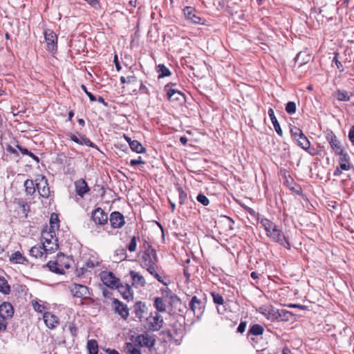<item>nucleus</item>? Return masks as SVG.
<instances>
[{
  "mask_svg": "<svg viewBox=\"0 0 354 354\" xmlns=\"http://www.w3.org/2000/svg\"><path fill=\"white\" fill-rule=\"evenodd\" d=\"M258 221L266 231V236L272 241L279 243L286 249H290L289 241L287 240L283 231L277 224L264 217L259 218Z\"/></svg>",
  "mask_w": 354,
  "mask_h": 354,
  "instance_id": "f257e3e1",
  "label": "nucleus"
},
{
  "mask_svg": "<svg viewBox=\"0 0 354 354\" xmlns=\"http://www.w3.org/2000/svg\"><path fill=\"white\" fill-rule=\"evenodd\" d=\"M155 344V339L147 333L138 335L134 342H126L124 350L127 354H142L140 347L151 348Z\"/></svg>",
  "mask_w": 354,
  "mask_h": 354,
  "instance_id": "f03ea898",
  "label": "nucleus"
},
{
  "mask_svg": "<svg viewBox=\"0 0 354 354\" xmlns=\"http://www.w3.org/2000/svg\"><path fill=\"white\" fill-rule=\"evenodd\" d=\"M140 257L141 266L152 275H155V250L145 241L142 247Z\"/></svg>",
  "mask_w": 354,
  "mask_h": 354,
  "instance_id": "7ed1b4c3",
  "label": "nucleus"
},
{
  "mask_svg": "<svg viewBox=\"0 0 354 354\" xmlns=\"http://www.w3.org/2000/svg\"><path fill=\"white\" fill-rule=\"evenodd\" d=\"M56 230H51L44 227L41 231V244L46 250L50 253L54 252L59 248L58 239L55 234Z\"/></svg>",
  "mask_w": 354,
  "mask_h": 354,
  "instance_id": "20e7f679",
  "label": "nucleus"
},
{
  "mask_svg": "<svg viewBox=\"0 0 354 354\" xmlns=\"http://www.w3.org/2000/svg\"><path fill=\"white\" fill-rule=\"evenodd\" d=\"M156 281L161 283L163 286L160 288L161 294L164 295L166 302H174L177 297L172 293L169 286L173 284V280L171 277L167 275H162L156 273Z\"/></svg>",
  "mask_w": 354,
  "mask_h": 354,
  "instance_id": "39448f33",
  "label": "nucleus"
},
{
  "mask_svg": "<svg viewBox=\"0 0 354 354\" xmlns=\"http://www.w3.org/2000/svg\"><path fill=\"white\" fill-rule=\"evenodd\" d=\"M120 82L122 88L128 93H136L142 86V82L135 75H129L127 77L122 76Z\"/></svg>",
  "mask_w": 354,
  "mask_h": 354,
  "instance_id": "423d86ee",
  "label": "nucleus"
},
{
  "mask_svg": "<svg viewBox=\"0 0 354 354\" xmlns=\"http://www.w3.org/2000/svg\"><path fill=\"white\" fill-rule=\"evenodd\" d=\"M69 291L73 297L86 300L91 298L92 290L84 285L73 283L69 286Z\"/></svg>",
  "mask_w": 354,
  "mask_h": 354,
  "instance_id": "0eeeda50",
  "label": "nucleus"
},
{
  "mask_svg": "<svg viewBox=\"0 0 354 354\" xmlns=\"http://www.w3.org/2000/svg\"><path fill=\"white\" fill-rule=\"evenodd\" d=\"M175 83L169 82L163 88V91L165 93L166 97L171 102H183L185 100L184 93L178 91L176 88Z\"/></svg>",
  "mask_w": 354,
  "mask_h": 354,
  "instance_id": "6e6552de",
  "label": "nucleus"
},
{
  "mask_svg": "<svg viewBox=\"0 0 354 354\" xmlns=\"http://www.w3.org/2000/svg\"><path fill=\"white\" fill-rule=\"evenodd\" d=\"M292 138L297 142V145L304 150H308L310 146V142L302 131L297 127L290 129Z\"/></svg>",
  "mask_w": 354,
  "mask_h": 354,
  "instance_id": "1a4fd4ad",
  "label": "nucleus"
},
{
  "mask_svg": "<svg viewBox=\"0 0 354 354\" xmlns=\"http://www.w3.org/2000/svg\"><path fill=\"white\" fill-rule=\"evenodd\" d=\"M65 259L64 255L58 256L55 260L50 261L46 264L49 270L56 274H64L65 269L69 268V266L62 262Z\"/></svg>",
  "mask_w": 354,
  "mask_h": 354,
  "instance_id": "9d476101",
  "label": "nucleus"
},
{
  "mask_svg": "<svg viewBox=\"0 0 354 354\" xmlns=\"http://www.w3.org/2000/svg\"><path fill=\"white\" fill-rule=\"evenodd\" d=\"M257 311L263 315L266 319L271 321L279 319L281 316V313H283V310L280 312L272 305H263L260 306Z\"/></svg>",
  "mask_w": 354,
  "mask_h": 354,
  "instance_id": "9b49d317",
  "label": "nucleus"
},
{
  "mask_svg": "<svg viewBox=\"0 0 354 354\" xmlns=\"http://www.w3.org/2000/svg\"><path fill=\"white\" fill-rule=\"evenodd\" d=\"M183 14L186 20L194 24H202L204 25L206 23V20L201 18L197 11L191 6H187L183 9Z\"/></svg>",
  "mask_w": 354,
  "mask_h": 354,
  "instance_id": "f8f14e48",
  "label": "nucleus"
},
{
  "mask_svg": "<svg viewBox=\"0 0 354 354\" xmlns=\"http://www.w3.org/2000/svg\"><path fill=\"white\" fill-rule=\"evenodd\" d=\"M100 277L103 284L111 289L117 287L118 283L120 282L119 278L112 272L109 271H102L100 273Z\"/></svg>",
  "mask_w": 354,
  "mask_h": 354,
  "instance_id": "ddd939ff",
  "label": "nucleus"
},
{
  "mask_svg": "<svg viewBox=\"0 0 354 354\" xmlns=\"http://www.w3.org/2000/svg\"><path fill=\"white\" fill-rule=\"evenodd\" d=\"M37 189L39 195L44 198H49L50 195V190L48 185V180L45 176L41 175L36 178Z\"/></svg>",
  "mask_w": 354,
  "mask_h": 354,
  "instance_id": "4468645a",
  "label": "nucleus"
},
{
  "mask_svg": "<svg viewBox=\"0 0 354 354\" xmlns=\"http://www.w3.org/2000/svg\"><path fill=\"white\" fill-rule=\"evenodd\" d=\"M189 308L198 319L203 314L205 306L201 299L193 296L189 303Z\"/></svg>",
  "mask_w": 354,
  "mask_h": 354,
  "instance_id": "2eb2a0df",
  "label": "nucleus"
},
{
  "mask_svg": "<svg viewBox=\"0 0 354 354\" xmlns=\"http://www.w3.org/2000/svg\"><path fill=\"white\" fill-rule=\"evenodd\" d=\"M45 41L47 46V50L51 53H55L57 49V37L51 30H47L44 32Z\"/></svg>",
  "mask_w": 354,
  "mask_h": 354,
  "instance_id": "dca6fc26",
  "label": "nucleus"
},
{
  "mask_svg": "<svg viewBox=\"0 0 354 354\" xmlns=\"http://www.w3.org/2000/svg\"><path fill=\"white\" fill-rule=\"evenodd\" d=\"M326 138L336 155H339L344 152L340 142L332 131L327 132Z\"/></svg>",
  "mask_w": 354,
  "mask_h": 354,
  "instance_id": "f3484780",
  "label": "nucleus"
},
{
  "mask_svg": "<svg viewBox=\"0 0 354 354\" xmlns=\"http://www.w3.org/2000/svg\"><path fill=\"white\" fill-rule=\"evenodd\" d=\"M156 337H158V340L162 344H170L173 342H174L176 344H180L179 340L176 339L173 336L171 331L169 328H165V329L160 331L158 334V336L156 335Z\"/></svg>",
  "mask_w": 354,
  "mask_h": 354,
  "instance_id": "a211bd4d",
  "label": "nucleus"
},
{
  "mask_svg": "<svg viewBox=\"0 0 354 354\" xmlns=\"http://www.w3.org/2000/svg\"><path fill=\"white\" fill-rule=\"evenodd\" d=\"M112 303L115 313H118L124 320H127L129 316L127 306L118 299H113Z\"/></svg>",
  "mask_w": 354,
  "mask_h": 354,
  "instance_id": "6ab92c4d",
  "label": "nucleus"
},
{
  "mask_svg": "<svg viewBox=\"0 0 354 354\" xmlns=\"http://www.w3.org/2000/svg\"><path fill=\"white\" fill-rule=\"evenodd\" d=\"M100 265V261H99L96 258L91 257L88 259L82 268H77L76 273L78 277L84 275L87 271L90 269H93L95 267H97Z\"/></svg>",
  "mask_w": 354,
  "mask_h": 354,
  "instance_id": "aec40b11",
  "label": "nucleus"
},
{
  "mask_svg": "<svg viewBox=\"0 0 354 354\" xmlns=\"http://www.w3.org/2000/svg\"><path fill=\"white\" fill-rule=\"evenodd\" d=\"M50 253L48 251L46 250L45 247L41 244L37 245L32 246L29 250V254L35 259H39L40 260H46L47 258V254Z\"/></svg>",
  "mask_w": 354,
  "mask_h": 354,
  "instance_id": "412c9836",
  "label": "nucleus"
},
{
  "mask_svg": "<svg viewBox=\"0 0 354 354\" xmlns=\"http://www.w3.org/2000/svg\"><path fill=\"white\" fill-rule=\"evenodd\" d=\"M109 221L113 228H121L125 224V219L122 214L115 211L110 214Z\"/></svg>",
  "mask_w": 354,
  "mask_h": 354,
  "instance_id": "4be33fe9",
  "label": "nucleus"
},
{
  "mask_svg": "<svg viewBox=\"0 0 354 354\" xmlns=\"http://www.w3.org/2000/svg\"><path fill=\"white\" fill-rule=\"evenodd\" d=\"M91 216L93 221L97 225H104L107 223L108 215L100 207H97L93 210Z\"/></svg>",
  "mask_w": 354,
  "mask_h": 354,
  "instance_id": "5701e85b",
  "label": "nucleus"
},
{
  "mask_svg": "<svg viewBox=\"0 0 354 354\" xmlns=\"http://www.w3.org/2000/svg\"><path fill=\"white\" fill-rule=\"evenodd\" d=\"M14 313V308L10 303L4 301L0 305V317L6 321L11 319L13 317Z\"/></svg>",
  "mask_w": 354,
  "mask_h": 354,
  "instance_id": "b1692460",
  "label": "nucleus"
},
{
  "mask_svg": "<svg viewBox=\"0 0 354 354\" xmlns=\"http://www.w3.org/2000/svg\"><path fill=\"white\" fill-rule=\"evenodd\" d=\"M43 319L46 326L50 329H54L59 324V318L50 312L44 313Z\"/></svg>",
  "mask_w": 354,
  "mask_h": 354,
  "instance_id": "393cba45",
  "label": "nucleus"
},
{
  "mask_svg": "<svg viewBox=\"0 0 354 354\" xmlns=\"http://www.w3.org/2000/svg\"><path fill=\"white\" fill-rule=\"evenodd\" d=\"M75 192L78 196L83 197L84 194L90 191L85 180L81 178L75 182Z\"/></svg>",
  "mask_w": 354,
  "mask_h": 354,
  "instance_id": "a878e982",
  "label": "nucleus"
},
{
  "mask_svg": "<svg viewBox=\"0 0 354 354\" xmlns=\"http://www.w3.org/2000/svg\"><path fill=\"white\" fill-rule=\"evenodd\" d=\"M10 261L15 264H29V260L19 251L15 252L10 256Z\"/></svg>",
  "mask_w": 354,
  "mask_h": 354,
  "instance_id": "bb28decb",
  "label": "nucleus"
},
{
  "mask_svg": "<svg viewBox=\"0 0 354 354\" xmlns=\"http://www.w3.org/2000/svg\"><path fill=\"white\" fill-rule=\"evenodd\" d=\"M157 80L158 84L161 83V80L165 77H171L172 73L169 68L164 64H158L156 66Z\"/></svg>",
  "mask_w": 354,
  "mask_h": 354,
  "instance_id": "cd10ccee",
  "label": "nucleus"
},
{
  "mask_svg": "<svg viewBox=\"0 0 354 354\" xmlns=\"http://www.w3.org/2000/svg\"><path fill=\"white\" fill-rule=\"evenodd\" d=\"M115 288L118 289V292L121 294L122 297L125 299H132L133 294L131 290V287L128 284L123 285L119 282L118 283L117 287Z\"/></svg>",
  "mask_w": 354,
  "mask_h": 354,
  "instance_id": "c85d7f7f",
  "label": "nucleus"
},
{
  "mask_svg": "<svg viewBox=\"0 0 354 354\" xmlns=\"http://www.w3.org/2000/svg\"><path fill=\"white\" fill-rule=\"evenodd\" d=\"M134 307L136 316L139 318L140 322H143V319L147 315L145 304L140 301L137 302Z\"/></svg>",
  "mask_w": 354,
  "mask_h": 354,
  "instance_id": "c756f323",
  "label": "nucleus"
},
{
  "mask_svg": "<svg viewBox=\"0 0 354 354\" xmlns=\"http://www.w3.org/2000/svg\"><path fill=\"white\" fill-rule=\"evenodd\" d=\"M338 156H339V167H341L342 169L348 171L353 168L352 165L350 163L349 156L347 153L343 152Z\"/></svg>",
  "mask_w": 354,
  "mask_h": 354,
  "instance_id": "7c9ffc66",
  "label": "nucleus"
},
{
  "mask_svg": "<svg viewBox=\"0 0 354 354\" xmlns=\"http://www.w3.org/2000/svg\"><path fill=\"white\" fill-rule=\"evenodd\" d=\"M264 332V328L260 324H253L250 326L248 332V338L252 341L254 338L252 336H259L261 335Z\"/></svg>",
  "mask_w": 354,
  "mask_h": 354,
  "instance_id": "2f4dec72",
  "label": "nucleus"
},
{
  "mask_svg": "<svg viewBox=\"0 0 354 354\" xmlns=\"http://www.w3.org/2000/svg\"><path fill=\"white\" fill-rule=\"evenodd\" d=\"M268 114L270 117V119L272 122V124L274 128V130L276 131L277 133L280 136H282L283 135V131H282V129L279 125V123L277 121V119L274 115V110L272 109V108H270L268 111Z\"/></svg>",
  "mask_w": 354,
  "mask_h": 354,
  "instance_id": "473e14b6",
  "label": "nucleus"
},
{
  "mask_svg": "<svg viewBox=\"0 0 354 354\" xmlns=\"http://www.w3.org/2000/svg\"><path fill=\"white\" fill-rule=\"evenodd\" d=\"M145 329L147 330H155V317L150 315L146 316L143 319V322H141Z\"/></svg>",
  "mask_w": 354,
  "mask_h": 354,
  "instance_id": "72a5a7b5",
  "label": "nucleus"
},
{
  "mask_svg": "<svg viewBox=\"0 0 354 354\" xmlns=\"http://www.w3.org/2000/svg\"><path fill=\"white\" fill-rule=\"evenodd\" d=\"M45 227L51 230H57L59 228V219L57 214L53 213L50 215L49 225H46Z\"/></svg>",
  "mask_w": 354,
  "mask_h": 354,
  "instance_id": "f704fd0d",
  "label": "nucleus"
},
{
  "mask_svg": "<svg viewBox=\"0 0 354 354\" xmlns=\"http://www.w3.org/2000/svg\"><path fill=\"white\" fill-rule=\"evenodd\" d=\"M24 186L26 194L32 196L35 193L37 189L36 183H35L32 180L27 179L25 180Z\"/></svg>",
  "mask_w": 354,
  "mask_h": 354,
  "instance_id": "c9c22d12",
  "label": "nucleus"
},
{
  "mask_svg": "<svg viewBox=\"0 0 354 354\" xmlns=\"http://www.w3.org/2000/svg\"><path fill=\"white\" fill-rule=\"evenodd\" d=\"M130 276L132 280V285L144 286L145 281L142 275L133 270H131Z\"/></svg>",
  "mask_w": 354,
  "mask_h": 354,
  "instance_id": "e433bc0d",
  "label": "nucleus"
},
{
  "mask_svg": "<svg viewBox=\"0 0 354 354\" xmlns=\"http://www.w3.org/2000/svg\"><path fill=\"white\" fill-rule=\"evenodd\" d=\"M86 348L89 354L98 353V344L95 339L88 340Z\"/></svg>",
  "mask_w": 354,
  "mask_h": 354,
  "instance_id": "4c0bfd02",
  "label": "nucleus"
},
{
  "mask_svg": "<svg viewBox=\"0 0 354 354\" xmlns=\"http://www.w3.org/2000/svg\"><path fill=\"white\" fill-rule=\"evenodd\" d=\"M32 306L33 309L39 313H46L45 310L47 309L46 306L41 303L40 301H38L37 299H33L32 301Z\"/></svg>",
  "mask_w": 354,
  "mask_h": 354,
  "instance_id": "58836bf2",
  "label": "nucleus"
},
{
  "mask_svg": "<svg viewBox=\"0 0 354 354\" xmlns=\"http://www.w3.org/2000/svg\"><path fill=\"white\" fill-rule=\"evenodd\" d=\"M0 292L4 295H8L10 292V286L3 276H0Z\"/></svg>",
  "mask_w": 354,
  "mask_h": 354,
  "instance_id": "ea45409f",
  "label": "nucleus"
},
{
  "mask_svg": "<svg viewBox=\"0 0 354 354\" xmlns=\"http://www.w3.org/2000/svg\"><path fill=\"white\" fill-rule=\"evenodd\" d=\"M162 297L161 298H156V310L160 312H165L166 310V306L171 305L173 302L168 303L165 300L164 295H162Z\"/></svg>",
  "mask_w": 354,
  "mask_h": 354,
  "instance_id": "a19ab883",
  "label": "nucleus"
},
{
  "mask_svg": "<svg viewBox=\"0 0 354 354\" xmlns=\"http://www.w3.org/2000/svg\"><path fill=\"white\" fill-rule=\"evenodd\" d=\"M165 319H167V317H163L162 315L156 314V331L169 328L165 322Z\"/></svg>",
  "mask_w": 354,
  "mask_h": 354,
  "instance_id": "79ce46f5",
  "label": "nucleus"
},
{
  "mask_svg": "<svg viewBox=\"0 0 354 354\" xmlns=\"http://www.w3.org/2000/svg\"><path fill=\"white\" fill-rule=\"evenodd\" d=\"M17 148L23 154L26 155L32 158L36 162H39V158L32 152L29 151L26 148H24L19 145H17Z\"/></svg>",
  "mask_w": 354,
  "mask_h": 354,
  "instance_id": "37998d69",
  "label": "nucleus"
},
{
  "mask_svg": "<svg viewBox=\"0 0 354 354\" xmlns=\"http://www.w3.org/2000/svg\"><path fill=\"white\" fill-rule=\"evenodd\" d=\"M129 146L132 151L138 153H142L145 151V148L138 140L131 142Z\"/></svg>",
  "mask_w": 354,
  "mask_h": 354,
  "instance_id": "c03bdc74",
  "label": "nucleus"
},
{
  "mask_svg": "<svg viewBox=\"0 0 354 354\" xmlns=\"http://www.w3.org/2000/svg\"><path fill=\"white\" fill-rule=\"evenodd\" d=\"M335 97L339 101L346 102L350 100V96L346 91H338L335 93Z\"/></svg>",
  "mask_w": 354,
  "mask_h": 354,
  "instance_id": "a18cd8bd",
  "label": "nucleus"
},
{
  "mask_svg": "<svg viewBox=\"0 0 354 354\" xmlns=\"http://www.w3.org/2000/svg\"><path fill=\"white\" fill-rule=\"evenodd\" d=\"M140 239L135 236L131 238L129 243L127 245V248L130 252H135L137 247V241H139Z\"/></svg>",
  "mask_w": 354,
  "mask_h": 354,
  "instance_id": "49530a36",
  "label": "nucleus"
},
{
  "mask_svg": "<svg viewBox=\"0 0 354 354\" xmlns=\"http://www.w3.org/2000/svg\"><path fill=\"white\" fill-rule=\"evenodd\" d=\"M80 139V142L78 144L80 145H86L91 147H95V144L91 141L90 139L86 138L84 135H81L79 138Z\"/></svg>",
  "mask_w": 354,
  "mask_h": 354,
  "instance_id": "de8ad7c7",
  "label": "nucleus"
},
{
  "mask_svg": "<svg viewBox=\"0 0 354 354\" xmlns=\"http://www.w3.org/2000/svg\"><path fill=\"white\" fill-rule=\"evenodd\" d=\"M296 104L294 102H288L286 106V111L290 115L296 112Z\"/></svg>",
  "mask_w": 354,
  "mask_h": 354,
  "instance_id": "09e8293b",
  "label": "nucleus"
},
{
  "mask_svg": "<svg viewBox=\"0 0 354 354\" xmlns=\"http://www.w3.org/2000/svg\"><path fill=\"white\" fill-rule=\"evenodd\" d=\"M212 296L213 298V301L216 304H223V297L216 292H212Z\"/></svg>",
  "mask_w": 354,
  "mask_h": 354,
  "instance_id": "8fccbe9b",
  "label": "nucleus"
},
{
  "mask_svg": "<svg viewBox=\"0 0 354 354\" xmlns=\"http://www.w3.org/2000/svg\"><path fill=\"white\" fill-rule=\"evenodd\" d=\"M197 201L202 205L206 206L209 204V199L203 194H199L196 197Z\"/></svg>",
  "mask_w": 354,
  "mask_h": 354,
  "instance_id": "3c124183",
  "label": "nucleus"
},
{
  "mask_svg": "<svg viewBox=\"0 0 354 354\" xmlns=\"http://www.w3.org/2000/svg\"><path fill=\"white\" fill-rule=\"evenodd\" d=\"M82 89L84 91V93L86 94V95L89 97L90 100L92 102L96 101V97L87 90V88L85 85L82 84L81 86Z\"/></svg>",
  "mask_w": 354,
  "mask_h": 354,
  "instance_id": "603ef678",
  "label": "nucleus"
},
{
  "mask_svg": "<svg viewBox=\"0 0 354 354\" xmlns=\"http://www.w3.org/2000/svg\"><path fill=\"white\" fill-rule=\"evenodd\" d=\"M8 322L3 318L0 317V333L6 330Z\"/></svg>",
  "mask_w": 354,
  "mask_h": 354,
  "instance_id": "864d4df0",
  "label": "nucleus"
},
{
  "mask_svg": "<svg viewBox=\"0 0 354 354\" xmlns=\"http://www.w3.org/2000/svg\"><path fill=\"white\" fill-rule=\"evenodd\" d=\"M246 325H247L246 322H241V323L239 324V325L237 328V331L240 333H243L245 330Z\"/></svg>",
  "mask_w": 354,
  "mask_h": 354,
  "instance_id": "5fc2aeb1",
  "label": "nucleus"
},
{
  "mask_svg": "<svg viewBox=\"0 0 354 354\" xmlns=\"http://www.w3.org/2000/svg\"><path fill=\"white\" fill-rule=\"evenodd\" d=\"M69 330L73 336L75 337L77 335V328L73 324L69 325Z\"/></svg>",
  "mask_w": 354,
  "mask_h": 354,
  "instance_id": "6e6d98bb",
  "label": "nucleus"
},
{
  "mask_svg": "<svg viewBox=\"0 0 354 354\" xmlns=\"http://www.w3.org/2000/svg\"><path fill=\"white\" fill-rule=\"evenodd\" d=\"M336 66H337V68L340 71H344V68H343V66L342 64H341V62L337 59V56H335L333 57V60Z\"/></svg>",
  "mask_w": 354,
  "mask_h": 354,
  "instance_id": "4d7b16f0",
  "label": "nucleus"
},
{
  "mask_svg": "<svg viewBox=\"0 0 354 354\" xmlns=\"http://www.w3.org/2000/svg\"><path fill=\"white\" fill-rule=\"evenodd\" d=\"M144 162L141 160V158L139 157L138 159H132L130 161V165L131 166H136L140 164H143Z\"/></svg>",
  "mask_w": 354,
  "mask_h": 354,
  "instance_id": "13d9d810",
  "label": "nucleus"
},
{
  "mask_svg": "<svg viewBox=\"0 0 354 354\" xmlns=\"http://www.w3.org/2000/svg\"><path fill=\"white\" fill-rule=\"evenodd\" d=\"M348 138L352 144L354 145V126H353L349 131Z\"/></svg>",
  "mask_w": 354,
  "mask_h": 354,
  "instance_id": "bf43d9fd",
  "label": "nucleus"
},
{
  "mask_svg": "<svg viewBox=\"0 0 354 354\" xmlns=\"http://www.w3.org/2000/svg\"><path fill=\"white\" fill-rule=\"evenodd\" d=\"M68 136L70 138V139L71 140H73V142H76L77 144L80 142V139L77 136H76L75 135L70 133L69 134H68Z\"/></svg>",
  "mask_w": 354,
  "mask_h": 354,
  "instance_id": "052dcab7",
  "label": "nucleus"
},
{
  "mask_svg": "<svg viewBox=\"0 0 354 354\" xmlns=\"http://www.w3.org/2000/svg\"><path fill=\"white\" fill-rule=\"evenodd\" d=\"M114 64H115L116 70L118 71H120L122 67H121V66L120 64V62H119V61L118 59V56L116 55H115V57H114Z\"/></svg>",
  "mask_w": 354,
  "mask_h": 354,
  "instance_id": "680f3d73",
  "label": "nucleus"
},
{
  "mask_svg": "<svg viewBox=\"0 0 354 354\" xmlns=\"http://www.w3.org/2000/svg\"><path fill=\"white\" fill-rule=\"evenodd\" d=\"M342 171H344V169H341V167H337L335 170L334 171V176H339L342 174Z\"/></svg>",
  "mask_w": 354,
  "mask_h": 354,
  "instance_id": "e2e57ef3",
  "label": "nucleus"
},
{
  "mask_svg": "<svg viewBox=\"0 0 354 354\" xmlns=\"http://www.w3.org/2000/svg\"><path fill=\"white\" fill-rule=\"evenodd\" d=\"M310 155L311 156H316L317 155V152L315 149H310V147L308 148V150H306Z\"/></svg>",
  "mask_w": 354,
  "mask_h": 354,
  "instance_id": "0e129e2a",
  "label": "nucleus"
},
{
  "mask_svg": "<svg viewBox=\"0 0 354 354\" xmlns=\"http://www.w3.org/2000/svg\"><path fill=\"white\" fill-rule=\"evenodd\" d=\"M100 103L104 104V106H107V103L105 102L104 99L102 96H99L98 98H96Z\"/></svg>",
  "mask_w": 354,
  "mask_h": 354,
  "instance_id": "69168bd1",
  "label": "nucleus"
},
{
  "mask_svg": "<svg viewBox=\"0 0 354 354\" xmlns=\"http://www.w3.org/2000/svg\"><path fill=\"white\" fill-rule=\"evenodd\" d=\"M259 274L257 272H252L250 274L251 277L253 279H257L259 278Z\"/></svg>",
  "mask_w": 354,
  "mask_h": 354,
  "instance_id": "338daca9",
  "label": "nucleus"
},
{
  "mask_svg": "<svg viewBox=\"0 0 354 354\" xmlns=\"http://www.w3.org/2000/svg\"><path fill=\"white\" fill-rule=\"evenodd\" d=\"M180 141L183 145H185L187 142V138L186 137L182 136L180 138Z\"/></svg>",
  "mask_w": 354,
  "mask_h": 354,
  "instance_id": "774afa93",
  "label": "nucleus"
}]
</instances>
